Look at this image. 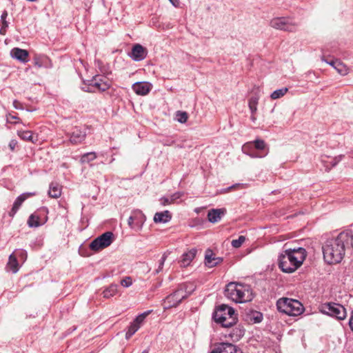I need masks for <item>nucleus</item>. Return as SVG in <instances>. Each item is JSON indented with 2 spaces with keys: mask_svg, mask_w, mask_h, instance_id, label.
<instances>
[{
  "mask_svg": "<svg viewBox=\"0 0 353 353\" xmlns=\"http://www.w3.org/2000/svg\"><path fill=\"white\" fill-rule=\"evenodd\" d=\"M250 119H251V120H252L253 122H255V121H256V117H255V114H252Z\"/></svg>",
  "mask_w": 353,
  "mask_h": 353,
  "instance_id": "54",
  "label": "nucleus"
},
{
  "mask_svg": "<svg viewBox=\"0 0 353 353\" xmlns=\"http://www.w3.org/2000/svg\"><path fill=\"white\" fill-rule=\"evenodd\" d=\"M147 315H148V312H145V313H143V314L139 315L134 320L133 323L140 327L141 324L143 323V321H144V319Z\"/></svg>",
  "mask_w": 353,
  "mask_h": 353,
  "instance_id": "37",
  "label": "nucleus"
},
{
  "mask_svg": "<svg viewBox=\"0 0 353 353\" xmlns=\"http://www.w3.org/2000/svg\"><path fill=\"white\" fill-rule=\"evenodd\" d=\"M18 136L23 140L35 143L37 139H34L32 132L29 130H19L17 132Z\"/></svg>",
  "mask_w": 353,
  "mask_h": 353,
  "instance_id": "24",
  "label": "nucleus"
},
{
  "mask_svg": "<svg viewBox=\"0 0 353 353\" xmlns=\"http://www.w3.org/2000/svg\"><path fill=\"white\" fill-rule=\"evenodd\" d=\"M270 26L277 30L293 32L296 31L298 23L288 18L276 17L270 21Z\"/></svg>",
  "mask_w": 353,
  "mask_h": 353,
  "instance_id": "8",
  "label": "nucleus"
},
{
  "mask_svg": "<svg viewBox=\"0 0 353 353\" xmlns=\"http://www.w3.org/2000/svg\"><path fill=\"white\" fill-rule=\"evenodd\" d=\"M225 295L236 303L249 302L254 298L250 285L236 282H231L226 285Z\"/></svg>",
  "mask_w": 353,
  "mask_h": 353,
  "instance_id": "3",
  "label": "nucleus"
},
{
  "mask_svg": "<svg viewBox=\"0 0 353 353\" xmlns=\"http://www.w3.org/2000/svg\"><path fill=\"white\" fill-rule=\"evenodd\" d=\"M112 241L113 233L106 232L92 241L90 244V248L92 250L99 251L110 245Z\"/></svg>",
  "mask_w": 353,
  "mask_h": 353,
  "instance_id": "9",
  "label": "nucleus"
},
{
  "mask_svg": "<svg viewBox=\"0 0 353 353\" xmlns=\"http://www.w3.org/2000/svg\"><path fill=\"white\" fill-rule=\"evenodd\" d=\"M160 201H161V203L163 205H168V204H170V203H171L170 200V198H167V197H162V198L160 199Z\"/></svg>",
  "mask_w": 353,
  "mask_h": 353,
  "instance_id": "46",
  "label": "nucleus"
},
{
  "mask_svg": "<svg viewBox=\"0 0 353 353\" xmlns=\"http://www.w3.org/2000/svg\"><path fill=\"white\" fill-rule=\"evenodd\" d=\"M34 65L38 68H41L43 66V62L41 61V58L39 56H35L34 58Z\"/></svg>",
  "mask_w": 353,
  "mask_h": 353,
  "instance_id": "42",
  "label": "nucleus"
},
{
  "mask_svg": "<svg viewBox=\"0 0 353 353\" xmlns=\"http://www.w3.org/2000/svg\"><path fill=\"white\" fill-rule=\"evenodd\" d=\"M148 54V50L141 44H135L129 54L130 57L135 61L143 60Z\"/></svg>",
  "mask_w": 353,
  "mask_h": 353,
  "instance_id": "12",
  "label": "nucleus"
},
{
  "mask_svg": "<svg viewBox=\"0 0 353 353\" xmlns=\"http://www.w3.org/2000/svg\"><path fill=\"white\" fill-rule=\"evenodd\" d=\"M321 311L323 314L343 320L347 316V312L343 305L333 302L326 303L321 305Z\"/></svg>",
  "mask_w": 353,
  "mask_h": 353,
  "instance_id": "7",
  "label": "nucleus"
},
{
  "mask_svg": "<svg viewBox=\"0 0 353 353\" xmlns=\"http://www.w3.org/2000/svg\"><path fill=\"white\" fill-rule=\"evenodd\" d=\"M306 257V251L303 248L285 249L278 259L280 269L285 273H292L303 263Z\"/></svg>",
  "mask_w": 353,
  "mask_h": 353,
  "instance_id": "2",
  "label": "nucleus"
},
{
  "mask_svg": "<svg viewBox=\"0 0 353 353\" xmlns=\"http://www.w3.org/2000/svg\"><path fill=\"white\" fill-rule=\"evenodd\" d=\"M213 319L224 327H230L237 322V314L234 310L226 305H221L213 313Z\"/></svg>",
  "mask_w": 353,
  "mask_h": 353,
  "instance_id": "4",
  "label": "nucleus"
},
{
  "mask_svg": "<svg viewBox=\"0 0 353 353\" xmlns=\"http://www.w3.org/2000/svg\"><path fill=\"white\" fill-rule=\"evenodd\" d=\"M181 195H182V194L181 192H176L174 194H172L170 197V200L171 203L174 202L178 199H179L181 196Z\"/></svg>",
  "mask_w": 353,
  "mask_h": 353,
  "instance_id": "43",
  "label": "nucleus"
},
{
  "mask_svg": "<svg viewBox=\"0 0 353 353\" xmlns=\"http://www.w3.org/2000/svg\"><path fill=\"white\" fill-rule=\"evenodd\" d=\"M236 330V334L238 335L239 337H241L242 336L244 335V330L242 329V328H235Z\"/></svg>",
  "mask_w": 353,
  "mask_h": 353,
  "instance_id": "48",
  "label": "nucleus"
},
{
  "mask_svg": "<svg viewBox=\"0 0 353 353\" xmlns=\"http://www.w3.org/2000/svg\"><path fill=\"white\" fill-rule=\"evenodd\" d=\"M196 254V250L193 248L191 249L190 251H188L186 253H184L182 255V259L180 261L181 266V267H187L190 264L192 261L194 259Z\"/></svg>",
  "mask_w": 353,
  "mask_h": 353,
  "instance_id": "20",
  "label": "nucleus"
},
{
  "mask_svg": "<svg viewBox=\"0 0 353 353\" xmlns=\"http://www.w3.org/2000/svg\"><path fill=\"white\" fill-rule=\"evenodd\" d=\"M240 350L230 343H221L214 346L210 353H239Z\"/></svg>",
  "mask_w": 353,
  "mask_h": 353,
  "instance_id": "11",
  "label": "nucleus"
},
{
  "mask_svg": "<svg viewBox=\"0 0 353 353\" xmlns=\"http://www.w3.org/2000/svg\"><path fill=\"white\" fill-rule=\"evenodd\" d=\"M117 288L118 285L117 284H111L108 288L103 290V297L105 299H109L114 296L117 293Z\"/></svg>",
  "mask_w": 353,
  "mask_h": 353,
  "instance_id": "26",
  "label": "nucleus"
},
{
  "mask_svg": "<svg viewBox=\"0 0 353 353\" xmlns=\"http://www.w3.org/2000/svg\"><path fill=\"white\" fill-rule=\"evenodd\" d=\"M145 220L144 214L140 212H134L128 219V223L131 228L140 227Z\"/></svg>",
  "mask_w": 353,
  "mask_h": 353,
  "instance_id": "13",
  "label": "nucleus"
},
{
  "mask_svg": "<svg viewBox=\"0 0 353 353\" xmlns=\"http://www.w3.org/2000/svg\"><path fill=\"white\" fill-rule=\"evenodd\" d=\"M254 320L256 323H259L262 321V315L260 313L257 314V316L254 317Z\"/></svg>",
  "mask_w": 353,
  "mask_h": 353,
  "instance_id": "49",
  "label": "nucleus"
},
{
  "mask_svg": "<svg viewBox=\"0 0 353 353\" xmlns=\"http://www.w3.org/2000/svg\"><path fill=\"white\" fill-rule=\"evenodd\" d=\"M8 17V12L6 10H4L1 16V19L2 22V28L0 30V33L4 34L3 32V29H6L8 26V22L6 21V17Z\"/></svg>",
  "mask_w": 353,
  "mask_h": 353,
  "instance_id": "36",
  "label": "nucleus"
},
{
  "mask_svg": "<svg viewBox=\"0 0 353 353\" xmlns=\"http://www.w3.org/2000/svg\"><path fill=\"white\" fill-rule=\"evenodd\" d=\"M194 289L188 284H182L172 293L166 296L163 300L165 309L176 307L183 299L188 298Z\"/></svg>",
  "mask_w": 353,
  "mask_h": 353,
  "instance_id": "5",
  "label": "nucleus"
},
{
  "mask_svg": "<svg viewBox=\"0 0 353 353\" xmlns=\"http://www.w3.org/2000/svg\"><path fill=\"white\" fill-rule=\"evenodd\" d=\"M17 145V141L14 139H12L9 143V148L12 151H14Z\"/></svg>",
  "mask_w": 353,
  "mask_h": 353,
  "instance_id": "45",
  "label": "nucleus"
},
{
  "mask_svg": "<svg viewBox=\"0 0 353 353\" xmlns=\"http://www.w3.org/2000/svg\"><path fill=\"white\" fill-rule=\"evenodd\" d=\"M89 85L99 91H105L110 88L111 82L108 78L103 75H96L90 81Z\"/></svg>",
  "mask_w": 353,
  "mask_h": 353,
  "instance_id": "10",
  "label": "nucleus"
},
{
  "mask_svg": "<svg viewBox=\"0 0 353 353\" xmlns=\"http://www.w3.org/2000/svg\"><path fill=\"white\" fill-rule=\"evenodd\" d=\"M14 107L17 109L19 108V105H20L19 102L17 100H14L13 102Z\"/></svg>",
  "mask_w": 353,
  "mask_h": 353,
  "instance_id": "52",
  "label": "nucleus"
},
{
  "mask_svg": "<svg viewBox=\"0 0 353 353\" xmlns=\"http://www.w3.org/2000/svg\"><path fill=\"white\" fill-rule=\"evenodd\" d=\"M245 241V237L244 236H240L237 239L232 240L231 244L234 248H239L242 245Z\"/></svg>",
  "mask_w": 353,
  "mask_h": 353,
  "instance_id": "35",
  "label": "nucleus"
},
{
  "mask_svg": "<svg viewBox=\"0 0 353 353\" xmlns=\"http://www.w3.org/2000/svg\"><path fill=\"white\" fill-rule=\"evenodd\" d=\"M85 132L78 127L73 128L70 134V141L72 144L81 143L85 138Z\"/></svg>",
  "mask_w": 353,
  "mask_h": 353,
  "instance_id": "14",
  "label": "nucleus"
},
{
  "mask_svg": "<svg viewBox=\"0 0 353 353\" xmlns=\"http://www.w3.org/2000/svg\"><path fill=\"white\" fill-rule=\"evenodd\" d=\"M97 158V154L95 152H88L83 154L81 158V162L82 163H89Z\"/></svg>",
  "mask_w": 353,
  "mask_h": 353,
  "instance_id": "32",
  "label": "nucleus"
},
{
  "mask_svg": "<svg viewBox=\"0 0 353 353\" xmlns=\"http://www.w3.org/2000/svg\"><path fill=\"white\" fill-rule=\"evenodd\" d=\"M152 85L148 82H137L132 85V90L139 95H146L149 93Z\"/></svg>",
  "mask_w": 353,
  "mask_h": 353,
  "instance_id": "15",
  "label": "nucleus"
},
{
  "mask_svg": "<svg viewBox=\"0 0 353 353\" xmlns=\"http://www.w3.org/2000/svg\"><path fill=\"white\" fill-rule=\"evenodd\" d=\"M241 185V184L236 183V184H234L233 185H231V186L223 190L221 192L223 193H226V192H228L231 191L232 190H234L236 188L239 187Z\"/></svg>",
  "mask_w": 353,
  "mask_h": 353,
  "instance_id": "44",
  "label": "nucleus"
},
{
  "mask_svg": "<svg viewBox=\"0 0 353 353\" xmlns=\"http://www.w3.org/2000/svg\"><path fill=\"white\" fill-rule=\"evenodd\" d=\"M132 284V279L130 276H126L121 281V285L125 288L130 287Z\"/></svg>",
  "mask_w": 353,
  "mask_h": 353,
  "instance_id": "39",
  "label": "nucleus"
},
{
  "mask_svg": "<svg viewBox=\"0 0 353 353\" xmlns=\"http://www.w3.org/2000/svg\"><path fill=\"white\" fill-rule=\"evenodd\" d=\"M166 258H167V255L165 254H163L162 257H161V259L159 268H158V269L156 270V274H158L161 271H162L164 263H165V261L166 260Z\"/></svg>",
  "mask_w": 353,
  "mask_h": 353,
  "instance_id": "40",
  "label": "nucleus"
},
{
  "mask_svg": "<svg viewBox=\"0 0 353 353\" xmlns=\"http://www.w3.org/2000/svg\"><path fill=\"white\" fill-rule=\"evenodd\" d=\"M10 54L12 58L16 59L22 63H26L28 61L29 53L26 50L14 48L11 50Z\"/></svg>",
  "mask_w": 353,
  "mask_h": 353,
  "instance_id": "17",
  "label": "nucleus"
},
{
  "mask_svg": "<svg viewBox=\"0 0 353 353\" xmlns=\"http://www.w3.org/2000/svg\"><path fill=\"white\" fill-rule=\"evenodd\" d=\"M35 195L34 193H23L22 194H21L20 196H19L14 204H13V206H12V208L11 209V210L9 212V215L10 216H14V214H16V212H17V210L19 209V208L21 207V205H22L23 202L27 199L29 196H34Z\"/></svg>",
  "mask_w": 353,
  "mask_h": 353,
  "instance_id": "16",
  "label": "nucleus"
},
{
  "mask_svg": "<svg viewBox=\"0 0 353 353\" xmlns=\"http://www.w3.org/2000/svg\"><path fill=\"white\" fill-rule=\"evenodd\" d=\"M8 266L13 273H16L18 271L19 264L17 257L14 254L10 255Z\"/></svg>",
  "mask_w": 353,
  "mask_h": 353,
  "instance_id": "27",
  "label": "nucleus"
},
{
  "mask_svg": "<svg viewBox=\"0 0 353 353\" xmlns=\"http://www.w3.org/2000/svg\"><path fill=\"white\" fill-rule=\"evenodd\" d=\"M139 329V327L132 322L125 334V338L129 339Z\"/></svg>",
  "mask_w": 353,
  "mask_h": 353,
  "instance_id": "34",
  "label": "nucleus"
},
{
  "mask_svg": "<svg viewBox=\"0 0 353 353\" xmlns=\"http://www.w3.org/2000/svg\"><path fill=\"white\" fill-rule=\"evenodd\" d=\"M288 89L287 88H282L281 89H278L274 90L270 95L272 99H277L282 97H283L288 92Z\"/></svg>",
  "mask_w": 353,
  "mask_h": 353,
  "instance_id": "31",
  "label": "nucleus"
},
{
  "mask_svg": "<svg viewBox=\"0 0 353 353\" xmlns=\"http://www.w3.org/2000/svg\"><path fill=\"white\" fill-rule=\"evenodd\" d=\"M214 254L212 251L210 249L207 250L205 254V263L209 268H213V258Z\"/></svg>",
  "mask_w": 353,
  "mask_h": 353,
  "instance_id": "29",
  "label": "nucleus"
},
{
  "mask_svg": "<svg viewBox=\"0 0 353 353\" xmlns=\"http://www.w3.org/2000/svg\"><path fill=\"white\" fill-rule=\"evenodd\" d=\"M225 208L212 209L208 212V219L212 223L219 221L223 215L225 213Z\"/></svg>",
  "mask_w": 353,
  "mask_h": 353,
  "instance_id": "18",
  "label": "nucleus"
},
{
  "mask_svg": "<svg viewBox=\"0 0 353 353\" xmlns=\"http://www.w3.org/2000/svg\"><path fill=\"white\" fill-rule=\"evenodd\" d=\"M252 142L254 148L260 151V152H257L258 154H262L265 153L267 151L268 153L269 152V148L263 140L257 139Z\"/></svg>",
  "mask_w": 353,
  "mask_h": 353,
  "instance_id": "22",
  "label": "nucleus"
},
{
  "mask_svg": "<svg viewBox=\"0 0 353 353\" xmlns=\"http://www.w3.org/2000/svg\"><path fill=\"white\" fill-rule=\"evenodd\" d=\"M172 4L174 6H177V3H178V1L177 0H169Z\"/></svg>",
  "mask_w": 353,
  "mask_h": 353,
  "instance_id": "53",
  "label": "nucleus"
},
{
  "mask_svg": "<svg viewBox=\"0 0 353 353\" xmlns=\"http://www.w3.org/2000/svg\"><path fill=\"white\" fill-rule=\"evenodd\" d=\"M176 117L177 121L181 123H185L188 119V114L186 112L184 111H177L176 112Z\"/></svg>",
  "mask_w": 353,
  "mask_h": 353,
  "instance_id": "33",
  "label": "nucleus"
},
{
  "mask_svg": "<svg viewBox=\"0 0 353 353\" xmlns=\"http://www.w3.org/2000/svg\"><path fill=\"white\" fill-rule=\"evenodd\" d=\"M223 261V259L221 257H214L213 258V267L216 266V265L219 264Z\"/></svg>",
  "mask_w": 353,
  "mask_h": 353,
  "instance_id": "47",
  "label": "nucleus"
},
{
  "mask_svg": "<svg viewBox=\"0 0 353 353\" xmlns=\"http://www.w3.org/2000/svg\"><path fill=\"white\" fill-rule=\"evenodd\" d=\"M44 222H41L39 216L36 214H31L28 220V224L30 227H39Z\"/></svg>",
  "mask_w": 353,
  "mask_h": 353,
  "instance_id": "28",
  "label": "nucleus"
},
{
  "mask_svg": "<svg viewBox=\"0 0 353 353\" xmlns=\"http://www.w3.org/2000/svg\"><path fill=\"white\" fill-rule=\"evenodd\" d=\"M61 194V186L57 183L52 182L50 185L48 195L52 198H59Z\"/></svg>",
  "mask_w": 353,
  "mask_h": 353,
  "instance_id": "23",
  "label": "nucleus"
},
{
  "mask_svg": "<svg viewBox=\"0 0 353 353\" xmlns=\"http://www.w3.org/2000/svg\"><path fill=\"white\" fill-rule=\"evenodd\" d=\"M353 248V233L350 230L341 232L338 236L326 241L323 246L324 260L329 264L340 263L347 251Z\"/></svg>",
  "mask_w": 353,
  "mask_h": 353,
  "instance_id": "1",
  "label": "nucleus"
},
{
  "mask_svg": "<svg viewBox=\"0 0 353 353\" xmlns=\"http://www.w3.org/2000/svg\"><path fill=\"white\" fill-rule=\"evenodd\" d=\"M340 159H341V157L337 160H336V159H335L334 162H333V163H332V166H335L337 164V163L340 161Z\"/></svg>",
  "mask_w": 353,
  "mask_h": 353,
  "instance_id": "55",
  "label": "nucleus"
},
{
  "mask_svg": "<svg viewBox=\"0 0 353 353\" xmlns=\"http://www.w3.org/2000/svg\"><path fill=\"white\" fill-rule=\"evenodd\" d=\"M259 96L257 94H255L249 99L248 106L251 112V114H255L257 111V105L259 103Z\"/></svg>",
  "mask_w": 353,
  "mask_h": 353,
  "instance_id": "25",
  "label": "nucleus"
},
{
  "mask_svg": "<svg viewBox=\"0 0 353 353\" xmlns=\"http://www.w3.org/2000/svg\"><path fill=\"white\" fill-rule=\"evenodd\" d=\"M322 61L326 62L327 64L330 65L331 66H332L334 68H335V67L336 66V65L335 63H336L337 62H339V59H335V60H327L324 57H322Z\"/></svg>",
  "mask_w": 353,
  "mask_h": 353,
  "instance_id": "41",
  "label": "nucleus"
},
{
  "mask_svg": "<svg viewBox=\"0 0 353 353\" xmlns=\"http://www.w3.org/2000/svg\"><path fill=\"white\" fill-rule=\"evenodd\" d=\"M242 150L243 153L249 155L252 158H263L268 155V151L262 154H258L256 152L254 151L252 145V142H247L245 143L242 147Z\"/></svg>",
  "mask_w": 353,
  "mask_h": 353,
  "instance_id": "19",
  "label": "nucleus"
},
{
  "mask_svg": "<svg viewBox=\"0 0 353 353\" xmlns=\"http://www.w3.org/2000/svg\"><path fill=\"white\" fill-rule=\"evenodd\" d=\"M7 122L10 123H17L20 122V119L15 115L8 114L6 117Z\"/></svg>",
  "mask_w": 353,
  "mask_h": 353,
  "instance_id": "38",
  "label": "nucleus"
},
{
  "mask_svg": "<svg viewBox=\"0 0 353 353\" xmlns=\"http://www.w3.org/2000/svg\"><path fill=\"white\" fill-rule=\"evenodd\" d=\"M335 64L336 65V66L335 67L334 69L339 74H340L341 75H345L348 73V68L340 60Z\"/></svg>",
  "mask_w": 353,
  "mask_h": 353,
  "instance_id": "30",
  "label": "nucleus"
},
{
  "mask_svg": "<svg viewBox=\"0 0 353 353\" xmlns=\"http://www.w3.org/2000/svg\"><path fill=\"white\" fill-rule=\"evenodd\" d=\"M172 219V215L168 210L161 212H157L154 216V221L155 223H165L170 221Z\"/></svg>",
  "mask_w": 353,
  "mask_h": 353,
  "instance_id": "21",
  "label": "nucleus"
},
{
  "mask_svg": "<svg viewBox=\"0 0 353 353\" xmlns=\"http://www.w3.org/2000/svg\"><path fill=\"white\" fill-rule=\"evenodd\" d=\"M276 307L279 311L289 316H298L304 310L300 301L289 298L279 299L276 302Z\"/></svg>",
  "mask_w": 353,
  "mask_h": 353,
  "instance_id": "6",
  "label": "nucleus"
},
{
  "mask_svg": "<svg viewBox=\"0 0 353 353\" xmlns=\"http://www.w3.org/2000/svg\"><path fill=\"white\" fill-rule=\"evenodd\" d=\"M18 252L22 259H26L27 257V253L24 250H19Z\"/></svg>",
  "mask_w": 353,
  "mask_h": 353,
  "instance_id": "51",
  "label": "nucleus"
},
{
  "mask_svg": "<svg viewBox=\"0 0 353 353\" xmlns=\"http://www.w3.org/2000/svg\"><path fill=\"white\" fill-rule=\"evenodd\" d=\"M142 353H149V350L147 349V350H145L142 352Z\"/></svg>",
  "mask_w": 353,
  "mask_h": 353,
  "instance_id": "56",
  "label": "nucleus"
},
{
  "mask_svg": "<svg viewBox=\"0 0 353 353\" xmlns=\"http://www.w3.org/2000/svg\"><path fill=\"white\" fill-rule=\"evenodd\" d=\"M349 325H350L351 330L353 331V311L352 312L351 317L349 321Z\"/></svg>",
  "mask_w": 353,
  "mask_h": 353,
  "instance_id": "50",
  "label": "nucleus"
}]
</instances>
